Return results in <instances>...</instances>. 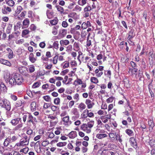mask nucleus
Wrapping results in <instances>:
<instances>
[{"mask_svg":"<svg viewBox=\"0 0 155 155\" xmlns=\"http://www.w3.org/2000/svg\"><path fill=\"white\" fill-rule=\"evenodd\" d=\"M4 78L6 83L12 87L16 84H21L23 82V79L21 75L18 74H14L13 77L11 76L10 73L7 70L4 71Z\"/></svg>","mask_w":155,"mask_h":155,"instance_id":"1","label":"nucleus"},{"mask_svg":"<svg viewBox=\"0 0 155 155\" xmlns=\"http://www.w3.org/2000/svg\"><path fill=\"white\" fill-rule=\"evenodd\" d=\"M29 140L28 137L25 136L21 139L17 143L14 147L18 150L22 148L28 144Z\"/></svg>","mask_w":155,"mask_h":155,"instance_id":"2","label":"nucleus"},{"mask_svg":"<svg viewBox=\"0 0 155 155\" xmlns=\"http://www.w3.org/2000/svg\"><path fill=\"white\" fill-rule=\"evenodd\" d=\"M94 124V121L91 120L87 123L83 124L81 126V129L87 134H89L91 132V129Z\"/></svg>","mask_w":155,"mask_h":155,"instance_id":"3","label":"nucleus"},{"mask_svg":"<svg viewBox=\"0 0 155 155\" xmlns=\"http://www.w3.org/2000/svg\"><path fill=\"white\" fill-rule=\"evenodd\" d=\"M0 106L2 108H5L6 109L9 111L11 109L10 103L6 99L0 97Z\"/></svg>","mask_w":155,"mask_h":155,"instance_id":"4","label":"nucleus"},{"mask_svg":"<svg viewBox=\"0 0 155 155\" xmlns=\"http://www.w3.org/2000/svg\"><path fill=\"white\" fill-rule=\"evenodd\" d=\"M62 120L64 122V124L65 125H70L71 124V121L69 120V117L67 116L62 118Z\"/></svg>","mask_w":155,"mask_h":155,"instance_id":"5","label":"nucleus"},{"mask_svg":"<svg viewBox=\"0 0 155 155\" xmlns=\"http://www.w3.org/2000/svg\"><path fill=\"white\" fill-rule=\"evenodd\" d=\"M111 115L110 114H107L104 116H101L100 119L103 123H105L107 122L108 119H110Z\"/></svg>","mask_w":155,"mask_h":155,"instance_id":"6","label":"nucleus"},{"mask_svg":"<svg viewBox=\"0 0 155 155\" xmlns=\"http://www.w3.org/2000/svg\"><path fill=\"white\" fill-rule=\"evenodd\" d=\"M85 103L87 105L88 109H91L93 107L94 104L92 101L89 99L86 100Z\"/></svg>","mask_w":155,"mask_h":155,"instance_id":"7","label":"nucleus"},{"mask_svg":"<svg viewBox=\"0 0 155 155\" xmlns=\"http://www.w3.org/2000/svg\"><path fill=\"white\" fill-rule=\"evenodd\" d=\"M30 108L31 110L32 111H35L38 108V106L37 105L36 103L34 101L32 102L30 105Z\"/></svg>","mask_w":155,"mask_h":155,"instance_id":"8","label":"nucleus"},{"mask_svg":"<svg viewBox=\"0 0 155 155\" xmlns=\"http://www.w3.org/2000/svg\"><path fill=\"white\" fill-rule=\"evenodd\" d=\"M67 33V30L65 29L60 30L58 34V36L61 38H63L65 36Z\"/></svg>","mask_w":155,"mask_h":155,"instance_id":"9","label":"nucleus"},{"mask_svg":"<svg viewBox=\"0 0 155 155\" xmlns=\"http://www.w3.org/2000/svg\"><path fill=\"white\" fill-rule=\"evenodd\" d=\"M78 55L77 57V59L79 62V64H80L81 63V61L83 62V60L84 59V55H83L81 52L79 51L78 52Z\"/></svg>","mask_w":155,"mask_h":155,"instance_id":"10","label":"nucleus"},{"mask_svg":"<svg viewBox=\"0 0 155 155\" xmlns=\"http://www.w3.org/2000/svg\"><path fill=\"white\" fill-rule=\"evenodd\" d=\"M28 59L32 63H35L37 60L36 58L34 57V54L31 53L29 55Z\"/></svg>","mask_w":155,"mask_h":155,"instance_id":"11","label":"nucleus"},{"mask_svg":"<svg viewBox=\"0 0 155 155\" xmlns=\"http://www.w3.org/2000/svg\"><path fill=\"white\" fill-rule=\"evenodd\" d=\"M11 10V9L10 7L5 6L2 9V11L3 14H6L8 13V12H10Z\"/></svg>","mask_w":155,"mask_h":155,"instance_id":"12","label":"nucleus"},{"mask_svg":"<svg viewBox=\"0 0 155 155\" xmlns=\"http://www.w3.org/2000/svg\"><path fill=\"white\" fill-rule=\"evenodd\" d=\"M48 118L51 119L52 120H54V122L51 121L50 122L51 123H54V125L56 124L58 122V120L57 118L55 116H52L51 115H49L48 117Z\"/></svg>","mask_w":155,"mask_h":155,"instance_id":"13","label":"nucleus"},{"mask_svg":"<svg viewBox=\"0 0 155 155\" xmlns=\"http://www.w3.org/2000/svg\"><path fill=\"white\" fill-rule=\"evenodd\" d=\"M129 142L130 144L134 148L137 147V144L135 138L134 137H131L129 139Z\"/></svg>","mask_w":155,"mask_h":155,"instance_id":"14","label":"nucleus"},{"mask_svg":"<svg viewBox=\"0 0 155 155\" xmlns=\"http://www.w3.org/2000/svg\"><path fill=\"white\" fill-rule=\"evenodd\" d=\"M70 138L73 139L77 136V132L76 131H71L68 135Z\"/></svg>","mask_w":155,"mask_h":155,"instance_id":"15","label":"nucleus"},{"mask_svg":"<svg viewBox=\"0 0 155 155\" xmlns=\"http://www.w3.org/2000/svg\"><path fill=\"white\" fill-rule=\"evenodd\" d=\"M21 120V118H18L12 120L11 123L12 125L15 126L18 124L19 121H20Z\"/></svg>","mask_w":155,"mask_h":155,"instance_id":"16","label":"nucleus"},{"mask_svg":"<svg viewBox=\"0 0 155 155\" xmlns=\"http://www.w3.org/2000/svg\"><path fill=\"white\" fill-rule=\"evenodd\" d=\"M134 29H131L130 31H129L128 33V36L127 38L132 39L133 38L135 35V34L134 32Z\"/></svg>","mask_w":155,"mask_h":155,"instance_id":"17","label":"nucleus"},{"mask_svg":"<svg viewBox=\"0 0 155 155\" xmlns=\"http://www.w3.org/2000/svg\"><path fill=\"white\" fill-rule=\"evenodd\" d=\"M6 87L3 83L1 82L0 85V91L1 92L4 93L6 91Z\"/></svg>","mask_w":155,"mask_h":155,"instance_id":"18","label":"nucleus"},{"mask_svg":"<svg viewBox=\"0 0 155 155\" xmlns=\"http://www.w3.org/2000/svg\"><path fill=\"white\" fill-rule=\"evenodd\" d=\"M69 18H72L74 19H76L78 18V16L77 14L74 12H72L68 15Z\"/></svg>","mask_w":155,"mask_h":155,"instance_id":"19","label":"nucleus"},{"mask_svg":"<svg viewBox=\"0 0 155 155\" xmlns=\"http://www.w3.org/2000/svg\"><path fill=\"white\" fill-rule=\"evenodd\" d=\"M29 23V21L28 18L25 19L23 21V27L24 28H26L28 26Z\"/></svg>","mask_w":155,"mask_h":155,"instance_id":"20","label":"nucleus"},{"mask_svg":"<svg viewBox=\"0 0 155 155\" xmlns=\"http://www.w3.org/2000/svg\"><path fill=\"white\" fill-rule=\"evenodd\" d=\"M107 136L106 134H98L96 135L97 137L99 139H102L106 137Z\"/></svg>","mask_w":155,"mask_h":155,"instance_id":"21","label":"nucleus"},{"mask_svg":"<svg viewBox=\"0 0 155 155\" xmlns=\"http://www.w3.org/2000/svg\"><path fill=\"white\" fill-rule=\"evenodd\" d=\"M28 120L27 122L28 123H30V122L33 123V119L34 118L33 117L32 115L30 113H28Z\"/></svg>","mask_w":155,"mask_h":155,"instance_id":"22","label":"nucleus"},{"mask_svg":"<svg viewBox=\"0 0 155 155\" xmlns=\"http://www.w3.org/2000/svg\"><path fill=\"white\" fill-rule=\"evenodd\" d=\"M99 70L98 69H96L94 71V73L96 74V76L98 77H100L103 74V72L102 71L99 72Z\"/></svg>","mask_w":155,"mask_h":155,"instance_id":"23","label":"nucleus"},{"mask_svg":"<svg viewBox=\"0 0 155 155\" xmlns=\"http://www.w3.org/2000/svg\"><path fill=\"white\" fill-rule=\"evenodd\" d=\"M47 15L49 19L51 18L53 15V12L52 11L48 10L47 11Z\"/></svg>","mask_w":155,"mask_h":155,"instance_id":"24","label":"nucleus"},{"mask_svg":"<svg viewBox=\"0 0 155 155\" xmlns=\"http://www.w3.org/2000/svg\"><path fill=\"white\" fill-rule=\"evenodd\" d=\"M5 1L6 4L12 7L15 5V2L12 0H5Z\"/></svg>","mask_w":155,"mask_h":155,"instance_id":"25","label":"nucleus"},{"mask_svg":"<svg viewBox=\"0 0 155 155\" xmlns=\"http://www.w3.org/2000/svg\"><path fill=\"white\" fill-rule=\"evenodd\" d=\"M86 106L85 104L83 103H81L79 104L78 106V108L81 111L85 109Z\"/></svg>","mask_w":155,"mask_h":155,"instance_id":"26","label":"nucleus"},{"mask_svg":"<svg viewBox=\"0 0 155 155\" xmlns=\"http://www.w3.org/2000/svg\"><path fill=\"white\" fill-rule=\"evenodd\" d=\"M29 150V148L28 147H25V148H23L19 151L20 153H23L25 154H26L28 153Z\"/></svg>","mask_w":155,"mask_h":155,"instance_id":"27","label":"nucleus"},{"mask_svg":"<svg viewBox=\"0 0 155 155\" xmlns=\"http://www.w3.org/2000/svg\"><path fill=\"white\" fill-rule=\"evenodd\" d=\"M60 43L61 45H67L69 44V41L67 40H61L60 41Z\"/></svg>","mask_w":155,"mask_h":155,"instance_id":"28","label":"nucleus"},{"mask_svg":"<svg viewBox=\"0 0 155 155\" xmlns=\"http://www.w3.org/2000/svg\"><path fill=\"white\" fill-rule=\"evenodd\" d=\"M91 81L94 84H97L99 82L98 79L95 77H92L91 78Z\"/></svg>","mask_w":155,"mask_h":155,"instance_id":"29","label":"nucleus"},{"mask_svg":"<svg viewBox=\"0 0 155 155\" xmlns=\"http://www.w3.org/2000/svg\"><path fill=\"white\" fill-rule=\"evenodd\" d=\"M71 113L77 117H78L79 116L78 113L77 108H74L72 109L71 110Z\"/></svg>","mask_w":155,"mask_h":155,"instance_id":"30","label":"nucleus"},{"mask_svg":"<svg viewBox=\"0 0 155 155\" xmlns=\"http://www.w3.org/2000/svg\"><path fill=\"white\" fill-rule=\"evenodd\" d=\"M87 0H79L78 3L79 5L83 6L87 3Z\"/></svg>","mask_w":155,"mask_h":155,"instance_id":"31","label":"nucleus"},{"mask_svg":"<svg viewBox=\"0 0 155 155\" xmlns=\"http://www.w3.org/2000/svg\"><path fill=\"white\" fill-rule=\"evenodd\" d=\"M115 134L113 133H110L109 134L110 138L112 141L115 140Z\"/></svg>","mask_w":155,"mask_h":155,"instance_id":"32","label":"nucleus"},{"mask_svg":"<svg viewBox=\"0 0 155 155\" xmlns=\"http://www.w3.org/2000/svg\"><path fill=\"white\" fill-rule=\"evenodd\" d=\"M129 71H130L132 75H135V76L137 75V69L136 68H134L132 69H130Z\"/></svg>","mask_w":155,"mask_h":155,"instance_id":"33","label":"nucleus"},{"mask_svg":"<svg viewBox=\"0 0 155 155\" xmlns=\"http://www.w3.org/2000/svg\"><path fill=\"white\" fill-rule=\"evenodd\" d=\"M69 62L68 61H65L61 64L64 68H66L69 66Z\"/></svg>","mask_w":155,"mask_h":155,"instance_id":"34","label":"nucleus"},{"mask_svg":"<svg viewBox=\"0 0 155 155\" xmlns=\"http://www.w3.org/2000/svg\"><path fill=\"white\" fill-rule=\"evenodd\" d=\"M12 24H9L6 29V33L8 34L10 33L11 31L12 28Z\"/></svg>","mask_w":155,"mask_h":155,"instance_id":"35","label":"nucleus"},{"mask_svg":"<svg viewBox=\"0 0 155 155\" xmlns=\"http://www.w3.org/2000/svg\"><path fill=\"white\" fill-rule=\"evenodd\" d=\"M66 144V142H59L56 144V145L58 147H61L65 146Z\"/></svg>","mask_w":155,"mask_h":155,"instance_id":"36","label":"nucleus"},{"mask_svg":"<svg viewBox=\"0 0 155 155\" xmlns=\"http://www.w3.org/2000/svg\"><path fill=\"white\" fill-rule=\"evenodd\" d=\"M29 31L27 29H25L22 31L21 34V36L22 37H24L25 36L28 34Z\"/></svg>","mask_w":155,"mask_h":155,"instance_id":"37","label":"nucleus"},{"mask_svg":"<svg viewBox=\"0 0 155 155\" xmlns=\"http://www.w3.org/2000/svg\"><path fill=\"white\" fill-rule=\"evenodd\" d=\"M56 7L58 11L60 12L61 13H63L64 11V9L62 7L59 5H57L56 6Z\"/></svg>","mask_w":155,"mask_h":155,"instance_id":"38","label":"nucleus"},{"mask_svg":"<svg viewBox=\"0 0 155 155\" xmlns=\"http://www.w3.org/2000/svg\"><path fill=\"white\" fill-rule=\"evenodd\" d=\"M11 143L10 139L8 138L5 139L4 143V145L5 146L7 147L9 143Z\"/></svg>","mask_w":155,"mask_h":155,"instance_id":"39","label":"nucleus"},{"mask_svg":"<svg viewBox=\"0 0 155 155\" xmlns=\"http://www.w3.org/2000/svg\"><path fill=\"white\" fill-rule=\"evenodd\" d=\"M54 103L56 105H59L60 103V99L59 97H57L54 99Z\"/></svg>","mask_w":155,"mask_h":155,"instance_id":"40","label":"nucleus"},{"mask_svg":"<svg viewBox=\"0 0 155 155\" xmlns=\"http://www.w3.org/2000/svg\"><path fill=\"white\" fill-rule=\"evenodd\" d=\"M126 133L129 136H132L133 135V131L130 129H127L125 130Z\"/></svg>","mask_w":155,"mask_h":155,"instance_id":"41","label":"nucleus"},{"mask_svg":"<svg viewBox=\"0 0 155 155\" xmlns=\"http://www.w3.org/2000/svg\"><path fill=\"white\" fill-rule=\"evenodd\" d=\"M25 12H22L21 14L19 15L20 16H18V18L19 20L22 19L25 16Z\"/></svg>","mask_w":155,"mask_h":155,"instance_id":"42","label":"nucleus"},{"mask_svg":"<svg viewBox=\"0 0 155 155\" xmlns=\"http://www.w3.org/2000/svg\"><path fill=\"white\" fill-rule=\"evenodd\" d=\"M114 99V97L111 96L108 98L106 100V102L107 103H110L113 102Z\"/></svg>","mask_w":155,"mask_h":155,"instance_id":"43","label":"nucleus"},{"mask_svg":"<svg viewBox=\"0 0 155 155\" xmlns=\"http://www.w3.org/2000/svg\"><path fill=\"white\" fill-rule=\"evenodd\" d=\"M40 85V83L39 82H37L34 83L32 86V88H35L39 87Z\"/></svg>","mask_w":155,"mask_h":155,"instance_id":"44","label":"nucleus"},{"mask_svg":"<svg viewBox=\"0 0 155 155\" xmlns=\"http://www.w3.org/2000/svg\"><path fill=\"white\" fill-rule=\"evenodd\" d=\"M148 124L150 126V129L151 128V129H152L153 128L154 126L153 121L151 120H150L148 121Z\"/></svg>","mask_w":155,"mask_h":155,"instance_id":"45","label":"nucleus"},{"mask_svg":"<svg viewBox=\"0 0 155 155\" xmlns=\"http://www.w3.org/2000/svg\"><path fill=\"white\" fill-rule=\"evenodd\" d=\"M82 80L78 78H77L76 80H75L74 81V85H76V83L77 84H82Z\"/></svg>","mask_w":155,"mask_h":155,"instance_id":"46","label":"nucleus"},{"mask_svg":"<svg viewBox=\"0 0 155 155\" xmlns=\"http://www.w3.org/2000/svg\"><path fill=\"white\" fill-rule=\"evenodd\" d=\"M58 20L57 18H55L54 19L51 20L50 21V23L53 25H56L58 22Z\"/></svg>","mask_w":155,"mask_h":155,"instance_id":"47","label":"nucleus"},{"mask_svg":"<svg viewBox=\"0 0 155 155\" xmlns=\"http://www.w3.org/2000/svg\"><path fill=\"white\" fill-rule=\"evenodd\" d=\"M81 117L82 118H86L87 117V110H85L83 113L81 114Z\"/></svg>","mask_w":155,"mask_h":155,"instance_id":"48","label":"nucleus"},{"mask_svg":"<svg viewBox=\"0 0 155 155\" xmlns=\"http://www.w3.org/2000/svg\"><path fill=\"white\" fill-rule=\"evenodd\" d=\"M22 7L20 6H18L17 7V10L15 11L16 14H18L22 10Z\"/></svg>","mask_w":155,"mask_h":155,"instance_id":"49","label":"nucleus"},{"mask_svg":"<svg viewBox=\"0 0 155 155\" xmlns=\"http://www.w3.org/2000/svg\"><path fill=\"white\" fill-rule=\"evenodd\" d=\"M74 48L75 50L78 51L79 49V44L77 42H74Z\"/></svg>","mask_w":155,"mask_h":155,"instance_id":"50","label":"nucleus"},{"mask_svg":"<svg viewBox=\"0 0 155 155\" xmlns=\"http://www.w3.org/2000/svg\"><path fill=\"white\" fill-rule=\"evenodd\" d=\"M70 64L72 67H75L77 66V64L75 61L72 60L70 62Z\"/></svg>","mask_w":155,"mask_h":155,"instance_id":"51","label":"nucleus"},{"mask_svg":"<svg viewBox=\"0 0 155 155\" xmlns=\"http://www.w3.org/2000/svg\"><path fill=\"white\" fill-rule=\"evenodd\" d=\"M29 72L31 73L35 71V67L33 65H31L29 68Z\"/></svg>","mask_w":155,"mask_h":155,"instance_id":"52","label":"nucleus"},{"mask_svg":"<svg viewBox=\"0 0 155 155\" xmlns=\"http://www.w3.org/2000/svg\"><path fill=\"white\" fill-rule=\"evenodd\" d=\"M43 98L47 102H50L51 101V99L50 97L48 95L43 96Z\"/></svg>","mask_w":155,"mask_h":155,"instance_id":"53","label":"nucleus"},{"mask_svg":"<svg viewBox=\"0 0 155 155\" xmlns=\"http://www.w3.org/2000/svg\"><path fill=\"white\" fill-rule=\"evenodd\" d=\"M91 10V7L90 6L87 5L84 8V12H87L90 11Z\"/></svg>","mask_w":155,"mask_h":155,"instance_id":"54","label":"nucleus"},{"mask_svg":"<svg viewBox=\"0 0 155 155\" xmlns=\"http://www.w3.org/2000/svg\"><path fill=\"white\" fill-rule=\"evenodd\" d=\"M86 110H87V117H94V115L93 113L92 112H89V110L86 109Z\"/></svg>","mask_w":155,"mask_h":155,"instance_id":"55","label":"nucleus"},{"mask_svg":"<svg viewBox=\"0 0 155 155\" xmlns=\"http://www.w3.org/2000/svg\"><path fill=\"white\" fill-rule=\"evenodd\" d=\"M52 33L54 35H56L58 33V30L55 27H54L52 29Z\"/></svg>","mask_w":155,"mask_h":155,"instance_id":"56","label":"nucleus"},{"mask_svg":"<svg viewBox=\"0 0 155 155\" xmlns=\"http://www.w3.org/2000/svg\"><path fill=\"white\" fill-rule=\"evenodd\" d=\"M73 98L74 100H76V101H78L79 100V95L78 94H75L73 96Z\"/></svg>","mask_w":155,"mask_h":155,"instance_id":"57","label":"nucleus"},{"mask_svg":"<svg viewBox=\"0 0 155 155\" xmlns=\"http://www.w3.org/2000/svg\"><path fill=\"white\" fill-rule=\"evenodd\" d=\"M56 129L57 130L54 132L55 134L57 135H59L61 133V130L60 128H56Z\"/></svg>","mask_w":155,"mask_h":155,"instance_id":"58","label":"nucleus"},{"mask_svg":"<svg viewBox=\"0 0 155 155\" xmlns=\"http://www.w3.org/2000/svg\"><path fill=\"white\" fill-rule=\"evenodd\" d=\"M104 74L107 77L110 78L111 75V71L110 70L106 71L104 73Z\"/></svg>","mask_w":155,"mask_h":155,"instance_id":"59","label":"nucleus"},{"mask_svg":"<svg viewBox=\"0 0 155 155\" xmlns=\"http://www.w3.org/2000/svg\"><path fill=\"white\" fill-rule=\"evenodd\" d=\"M58 58V57L57 56H55L53 58V63L54 64H55L57 63Z\"/></svg>","mask_w":155,"mask_h":155,"instance_id":"60","label":"nucleus"},{"mask_svg":"<svg viewBox=\"0 0 155 155\" xmlns=\"http://www.w3.org/2000/svg\"><path fill=\"white\" fill-rule=\"evenodd\" d=\"M3 64L9 67H11L12 66V64L10 62L7 60H5V61L4 63Z\"/></svg>","mask_w":155,"mask_h":155,"instance_id":"61","label":"nucleus"},{"mask_svg":"<svg viewBox=\"0 0 155 155\" xmlns=\"http://www.w3.org/2000/svg\"><path fill=\"white\" fill-rule=\"evenodd\" d=\"M49 143V142L48 140H45L42 142V145L43 147H45L48 145Z\"/></svg>","mask_w":155,"mask_h":155,"instance_id":"62","label":"nucleus"},{"mask_svg":"<svg viewBox=\"0 0 155 155\" xmlns=\"http://www.w3.org/2000/svg\"><path fill=\"white\" fill-rule=\"evenodd\" d=\"M26 67H20L18 68V70L21 73H23L24 72L23 71H25L26 69Z\"/></svg>","mask_w":155,"mask_h":155,"instance_id":"63","label":"nucleus"},{"mask_svg":"<svg viewBox=\"0 0 155 155\" xmlns=\"http://www.w3.org/2000/svg\"><path fill=\"white\" fill-rule=\"evenodd\" d=\"M58 107L54 105H51V110L53 111H56L57 110Z\"/></svg>","mask_w":155,"mask_h":155,"instance_id":"64","label":"nucleus"}]
</instances>
